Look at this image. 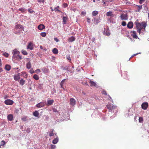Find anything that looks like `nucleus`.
Returning a JSON list of instances; mask_svg holds the SVG:
<instances>
[{
    "mask_svg": "<svg viewBox=\"0 0 149 149\" xmlns=\"http://www.w3.org/2000/svg\"><path fill=\"white\" fill-rule=\"evenodd\" d=\"M54 102V100H48L47 101V106L51 105Z\"/></svg>",
    "mask_w": 149,
    "mask_h": 149,
    "instance_id": "14",
    "label": "nucleus"
},
{
    "mask_svg": "<svg viewBox=\"0 0 149 149\" xmlns=\"http://www.w3.org/2000/svg\"><path fill=\"white\" fill-rule=\"evenodd\" d=\"M5 68L6 70L9 71L11 69V67L9 65H6Z\"/></svg>",
    "mask_w": 149,
    "mask_h": 149,
    "instance_id": "25",
    "label": "nucleus"
},
{
    "mask_svg": "<svg viewBox=\"0 0 149 149\" xmlns=\"http://www.w3.org/2000/svg\"><path fill=\"white\" fill-rule=\"evenodd\" d=\"M18 56H19V54L17 55L16 54L13 55V59L17 60L18 58Z\"/></svg>",
    "mask_w": 149,
    "mask_h": 149,
    "instance_id": "29",
    "label": "nucleus"
},
{
    "mask_svg": "<svg viewBox=\"0 0 149 149\" xmlns=\"http://www.w3.org/2000/svg\"><path fill=\"white\" fill-rule=\"evenodd\" d=\"M19 11H21L22 13L26 11V10L25 8H19Z\"/></svg>",
    "mask_w": 149,
    "mask_h": 149,
    "instance_id": "30",
    "label": "nucleus"
},
{
    "mask_svg": "<svg viewBox=\"0 0 149 149\" xmlns=\"http://www.w3.org/2000/svg\"><path fill=\"white\" fill-rule=\"evenodd\" d=\"M70 105L74 106L76 104V100L73 98H71L70 99Z\"/></svg>",
    "mask_w": 149,
    "mask_h": 149,
    "instance_id": "5",
    "label": "nucleus"
},
{
    "mask_svg": "<svg viewBox=\"0 0 149 149\" xmlns=\"http://www.w3.org/2000/svg\"><path fill=\"white\" fill-rule=\"evenodd\" d=\"M107 107L108 109L109 110V111H111L112 109H115L116 108V107L114 106L112 104H108L107 105Z\"/></svg>",
    "mask_w": 149,
    "mask_h": 149,
    "instance_id": "2",
    "label": "nucleus"
},
{
    "mask_svg": "<svg viewBox=\"0 0 149 149\" xmlns=\"http://www.w3.org/2000/svg\"><path fill=\"white\" fill-rule=\"evenodd\" d=\"M138 54V53L136 54H134V56H136V55H137Z\"/></svg>",
    "mask_w": 149,
    "mask_h": 149,
    "instance_id": "63",
    "label": "nucleus"
},
{
    "mask_svg": "<svg viewBox=\"0 0 149 149\" xmlns=\"http://www.w3.org/2000/svg\"><path fill=\"white\" fill-rule=\"evenodd\" d=\"M102 93L103 94L106 95L107 94V92L105 91H103L102 92Z\"/></svg>",
    "mask_w": 149,
    "mask_h": 149,
    "instance_id": "45",
    "label": "nucleus"
},
{
    "mask_svg": "<svg viewBox=\"0 0 149 149\" xmlns=\"http://www.w3.org/2000/svg\"><path fill=\"white\" fill-rule=\"evenodd\" d=\"M25 83V81L22 79L19 81V84L21 86L23 85Z\"/></svg>",
    "mask_w": 149,
    "mask_h": 149,
    "instance_id": "20",
    "label": "nucleus"
},
{
    "mask_svg": "<svg viewBox=\"0 0 149 149\" xmlns=\"http://www.w3.org/2000/svg\"><path fill=\"white\" fill-rule=\"evenodd\" d=\"M6 144V142L4 140L2 141L1 142V146H4Z\"/></svg>",
    "mask_w": 149,
    "mask_h": 149,
    "instance_id": "31",
    "label": "nucleus"
},
{
    "mask_svg": "<svg viewBox=\"0 0 149 149\" xmlns=\"http://www.w3.org/2000/svg\"><path fill=\"white\" fill-rule=\"evenodd\" d=\"M28 11L31 13H32L34 12V11L32 10L31 9L29 8L28 10Z\"/></svg>",
    "mask_w": 149,
    "mask_h": 149,
    "instance_id": "40",
    "label": "nucleus"
},
{
    "mask_svg": "<svg viewBox=\"0 0 149 149\" xmlns=\"http://www.w3.org/2000/svg\"><path fill=\"white\" fill-rule=\"evenodd\" d=\"M86 14V13L84 11H82L81 13V15H83V16H85Z\"/></svg>",
    "mask_w": 149,
    "mask_h": 149,
    "instance_id": "49",
    "label": "nucleus"
},
{
    "mask_svg": "<svg viewBox=\"0 0 149 149\" xmlns=\"http://www.w3.org/2000/svg\"><path fill=\"white\" fill-rule=\"evenodd\" d=\"M40 48L42 49H43L42 46V45H40Z\"/></svg>",
    "mask_w": 149,
    "mask_h": 149,
    "instance_id": "59",
    "label": "nucleus"
},
{
    "mask_svg": "<svg viewBox=\"0 0 149 149\" xmlns=\"http://www.w3.org/2000/svg\"><path fill=\"white\" fill-rule=\"evenodd\" d=\"M40 35L42 37H44L46 36V34L45 32H42L41 33Z\"/></svg>",
    "mask_w": 149,
    "mask_h": 149,
    "instance_id": "35",
    "label": "nucleus"
},
{
    "mask_svg": "<svg viewBox=\"0 0 149 149\" xmlns=\"http://www.w3.org/2000/svg\"><path fill=\"white\" fill-rule=\"evenodd\" d=\"M87 19V22L88 23H90V19H89V18H88Z\"/></svg>",
    "mask_w": 149,
    "mask_h": 149,
    "instance_id": "52",
    "label": "nucleus"
},
{
    "mask_svg": "<svg viewBox=\"0 0 149 149\" xmlns=\"http://www.w3.org/2000/svg\"><path fill=\"white\" fill-rule=\"evenodd\" d=\"M98 14V12L97 11L95 10L93 11L92 13V15L93 16H94Z\"/></svg>",
    "mask_w": 149,
    "mask_h": 149,
    "instance_id": "26",
    "label": "nucleus"
},
{
    "mask_svg": "<svg viewBox=\"0 0 149 149\" xmlns=\"http://www.w3.org/2000/svg\"><path fill=\"white\" fill-rule=\"evenodd\" d=\"M31 67V64L30 62H29L26 64V68L28 69H30Z\"/></svg>",
    "mask_w": 149,
    "mask_h": 149,
    "instance_id": "23",
    "label": "nucleus"
},
{
    "mask_svg": "<svg viewBox=\"0 0 149 149\" xmlns=\"http://www.w3.org/2000/svg\"><path fill=\"white\" fill-rule=\"evenodd\" d=\"M3 70L1 68H0V72H2Z\"/></svg>",
    "mask_w": 149,
    "mask_h": 149,
    "instance_id": "56",
    "label": "nucleus"
},
{
    "mask_svg": "<svg viewBox=\"0 0 149 149\" xmlns=\"http://www.w3.org/2000/svg\"><path fill=\"white\" fill-rule=\"evenodd\" d=\"M22 120L23 121H26L27 120V117L26 116L22 118Z\"/></svg>",
    "mask_w": 149,
    "mask_h": 149,
    "instance_id": "33",
    "label": "nucleus"
},
{
    "mask_svg": "<svg viewBox=\"0 0 149 149\" xmlns=\"http://www.w3.org/2000/svg\"><path fill=\"white\" fill-rule=\"evenodd\" d=\"M33 115L34 116L38 117L39 116V113L37 111H36L33 113Z\"/></svg>",
    "mask_w": 149,
    "mask_h": 149,
    "instance_id": "21",
    "label": "nucleus"
},
{
    "mask_svg": "<svg viewBox=\"0 0 149 149\" xmlns=\"http://www.w3.org/2000/svg\"><path fill=\"white\" fill-rule=\"evenodd\" d=\"M127 26L129 29H131L132 28L133 26V23L132 22H129L127 24Z\"/></svg>",
    "mask_w": 149,
    "mask_h": 149,
    "instance_id": "7",
    "label": "nucleus"
},
{
    "mask_svg": "<svg viewBox=\"0 0 149 149\" xmlns=\"http://www.w3.org/2000/svg\"><path fill=\"white\" fill-rule=\"evenodd\" d=\"M58 141V139L56 138L54 139L52 141V143L54 144H56Z\"/></svg>",
    "mask_w": 149,
    "mask_h": 149,
    "instance_id": "27",
    "label": "nucleus"
},
{
    "mask_svg": "<svg viewBox=\"0 0 149 149\" xmlns=\"http://www.w3.org/2000/svg\"><path fill=\"white\" fill-rule=\"evenodd\" d=\"M54 135V134L53 133V130H52V131H51V132L49 134V136H52Z\"/></svg>",
    "mask_w": 149,
    "mask_h": 149,
    "instance_id": "36",
    "label": "nucleus"
},
{
    "mask_svg": "<svg viewBox=\"0 0 149 149\" xmlns=\"http://www.w3.org/2000/svg\"><path fill=\"white\" fill-rule=\"evenodd\" d=\"M54 40L56 41L57 42H58L59 41V40L57 39L56 38H54Z\"/></svg>",
    "mask_w": 149,
    "mask_h": 149,
    "instance_id": "51",
    "label": "nucleus"
},
{
    "mask_svg": "<svg viewBox=\"0 0 149 149\" xmlns=\"http://www.w3.org/2000/svg\"><path fill=\"white\" fill-rule=\"evenodd\" d=\"M45 105L44 102H40L36 104V106L38 108H40L44 106Z\"/></svg>",
    "mask_w": 149,
    "mask_h": 149,
    "instance_id": "9",
    "label": "nucleus"
},
{
    "mask_svg": "<svg viewBox=\"0 0 149 149\" xmlns=\"http://www.w3.org/2000/svg\"><path fill=\"white\" fill-rule=\"evenodd\" d=\"M106 15L107 16H110L112 17L114 16L112 14V12L111 11L107 12V13Z\"/></svg>",
    "mask_w": 149,
    "mask_h": 149,
    "instance_id": "19",
    "label": "nucleus"
},
{
    "mask_svg": "<svg viewBox=\"0 0 149 149\" xmlns=\"http://www.w3.org/2000/svg\"><path fill=\"white\" fill-rule=\"evenodd\" d=\"M22 52L23 54L24 55H26L28 54V53L26 51L24 50H22Z\"/></svg>",
    "mask_w": 149,
    "mask_h": 149,
    "instance_id": "34",
    "label": "nucleus"
},
{
    "mask_svg": "<svg viewBox=\"0 0 149 149\" xmlns=\"http://www.w3.org/2000/svg\"><path fill=\"white\" fill-rule=\"evenodd\" d=\"M131 33H132V36L133 38L137 39V36L136 35V32L134 31H131Z\"/></svg>",
    "mask_w": 149,
    "mask_h": 149,
    "instance_id": "10",
    "label": "nucleus"
},
{
    "mask_svg": "<svg viewBox=\"0 0 149 149\" xmlns=\"http://www.w3.org/2000/svg\"><path fill=\"white\" fill-rule=\"evenodd\" d=\"M139 123H142L143 121V118L141 117H139Z\"/></svg>",
    "mask_w": 149,
    "mask_h": 149,
    "instance_id": "37",
    "label": "nucleus"
},
{
    "mask_svg": "<svg viewBox=\"0 0 149 149\" xmlns=\"http://www.w3.org/2000/svg\"><path fill=\"white\" fill-rule=\"evenodd\" d=\"M56 148V146L54 145H51V149H54Z\"/></svg>",
    "mask_w": 149,
    "mask_h": 149,
    "instance_id": "43",
    "label": "nucleus"
},
{
    "mask_svg": "<svg viewBox=\"0 0 149 149\" xmlns=\"http://www.w3.org/2000/svg\"><path fill=\"white\" fill-rule=\"evenodd\" d=\"M33 78L36 80H38L39 79V77L36 74H34L33 77Z\"/></svg>",
    "mask_w": 149,
    "mask_h": 149,
    "instance_id": "28",
    "label": "nucleus"
},
{
    "mask_svg": "<svg viewBox=\"0 0 149 149\" xmlns=\"http://www.w3.org/2000/svg\"><path fill=\"white\" fill-rule=\"evenodd\" d=\"M18 58H19V59H22V56H20V55H19V56H18Z\"/></svg>",
    "mask_w": 149,
    "mask_h": 149,
    "instance_id": "55",
    "label": "nucleus"
},
{
    "mask_svg": "<svg viewBox=\"0 0 149 149\" xmlns=\"http://www.w3.org/2000/svg\"><path fill=\"white\" fill-rule=\"evenodd\" d=\"M68 19V18L66 17H63V24H66Z\"/></svg>",
    "mask_w": 149,
    "mask_h": 149,
    "instance_id": "16",
    "label": "nucleus"
},
{
    "mask_svg": "<svg viewBox=\"0 0 149 149\" xmlns=\"http://www.w3.org/2000/svg\"><path fill=\"white\" fill-rule=\"evenodd\" d=\"M3 55L4 56L6 57H7L9 55L8 53L6 52H4L3 54Z\"/></svg>",
    "mask_w": 149,
    "mask_h": 149,
    "instance_id": "38",
    "label": "nucleus"
},
{
    "mask_svg": "<svg viewBox=\"0 0 149 149\" xmlns=\"http://www.w3.org/2000/svg\"><path fill=\"white\" fill-rule=\"evenodd\" d=\"M19 74H15L14 75V79L15 80L19 81L20 78Z\"/></svg>",
    "mask_w": 149,
    "mask_h": 149,
    "instance_id": "8",
    "label": "nucleus"
},
{
    "mask_svg": "<svg viewBox=\"0 0 149 149\" xmlns=\"http://www.w3.org/2000/svg\"><path fill=\"white\" fill-rule=\"evenodd\" d=\"M63 7L64 8H66L68 6V5L66 3H64L63 4Z\"/></svg>",
    "mask_w": 149,
    "mask_h": 149,
    "instance_id": "47",
    "label": "nucleus"
},
{
    "mask_svg": "<svg viewBox=\"0 0 149 149\" xmlns=\"http://www.w3.org/2000/svg\"><path fill=\"white\" fill-rule=\"evenodd\" d=\"M67 59H68V60H69L70 61H71V60L70 55H68L67 56Z\"/></svg>",
    "mask_w": 149,
    "mask_h": 149,
    "instance_id": "46",
    "label": "nucleus"
},
{
    "mask_svg": "<svg viewBox=\"0 0 149 149\" xmlns=\"http://www.w3.org/2000/svg\"><path fill=\"white\" fill-rule=\"evenodd\" d=\"M7 118L8 120L11 121L13 120V116L12 114L8 115Z\"/></svg>",
    "mask_w": 149,
    "mask_h": 149,
    "instance_id": "13",
    "label": "nucleus"
},
{
    "mask_svg": "<svg viewBox=\"0 0 149 149\" xmlns=\"http://www.w3.org/2000/svg\"><path fill=\"white\" fill-rule=\"evenodd\" d=\"M22 28L23 26L22 25L19 24H17L15 26V28L16 29H22Z\"/></svg>",
    "mask_w": 149,
    "mask_h": 149,
    "instance_id": "24",
    "label": "nucleus"
},
{
    "mask_svg": "<svg viewBox=\"0 0 149 149\" xmlns=\"http://www.w3.org/2000/svg\"><path fill=\"white\" fill-rule=\"evenodd\" d=\"M134 24L136 25V28L137 29V32L140 34L141 30L144 29L145 30V28L147 26V24L145 22H142L141 23H139L137 20L136 21Z\"/></svg>",
    "mask_w": 149,
    "mask_h": 149,
    "instance_id": "1",
    "label": "nucleus"
},
{
    "mask_svg": "<svg viewBox=\"0 0 149 149\" xmlns=\"http://www.w3.org/2000/svg\"><path fill=\"white\" fill-rule=\"evenodd\" d=\"M59 6H57V7H56L54 9V10L55 11H59V12H61L59 10Z\"/></svg>",
    "mask_w": 149,
    "mask_h": 149,
    "instance_id": "32",
    "label": "nucleus"
},
{
    "mask_svg": "<svg viewBox=\"0 0 149 149\" xmlns=\"http://www.w3.org/2000/svg\"><path fill=\"white\" fill-rule=\"evenodd\" d=\"M139 8V10L141 9L142 8V6H138Z\"/></svg>",
    "mask_w": 149,
    "mask_h": 149,
    "instance_id": "54",
    "label": "nucleus"
},
{
    "mask_svg": "<svg viewBox=\"0 0 149 149\" xmlns=\"http://www.w3.org/2000/svg\"><path fill=\"white\" fill-rule=\"evenodd\" d=\"M22 74H23V75H25L24 77L25 78H27V77L28 76V74L26 72H22Z\"/></svg>",
    "mask_w": 149,
    "mask_h": 149,
    "instance_id": "39",
    "label": "nucleus"
},
{
    "mask_svg": "<svg viewBox=\"0 0 149 149\" xmlns=\"http://www.w3.org/2000/svg\"><path fill=\"white\" fill-rule=\"evenodd\" d=\"M52 52L54 54H57L58 53V51L56 48H54L52 50Z\"/></svg>",
    "mask_w": 149,
    "mask_h": 149,
    "instance_id": "22",
    "label": "nucleus"
},
{
    "mask_svg": "<svg viewBox=\"0 0 149 149\" xmlns=\"http://www.w3.org/2000/svg\"><path fill=\"white\" fill-rule=\"evenodd\" d=\"M75 38L73 36H71L68 39V41L70 42H72L75 40Z\"/></svg>",
    "mask_w": 149,
    "mask_h": 149,
    "instance_id": "17",
    "label": "nucleus"
},
{
    "mask_svg": "<svg viewBox=\"0 0 149 149\" xmlns=\"http://www.w3.org/2000/svg\"><path fill=\"white\" fill-rule=\"evenodd\" d=\"M27 49H29L30 50H32L33 49V45L32 43L30 42L29 43L27 46Z\"/></svg>",
    "mask_w": 149,
    "mask_h": 149,
    "instance_id": "11",
    "label": "nucleus"
},
{
    "mask_svg": "<svg viewBox=\"0 0 149 149\" xmlns=\"http://www.w3.org/2000/svg\"><path fill=\"white\" fill-rule=\"evenodd\" d=\"M66 79H63L61 82V84H64V82L65 81V80Z\"/></svg>",
    "mask_w": 149,
    "mask_h": 149,
    "instance_id": "48",
    "label": "nucleus"
},
{
    "mask_svg": "<svg viewBox=\"0 0 149 149\" xmlns=\"http://www.w3.org/2000/svg\"><path fill=\"white\" fill-rule=\"evenodd\" d=\"M45 28V26L43 24H41L38 26V29L40 30H42Z\"/></svg>",
    "mask_w": 149,
    "mask_h": 149,
    "instance_id": "15",
    "label": "nucleus"
},
{
    "mask_svg": "<svg viewBox=\"0 0 149 149\" xmlns=\"http://www.w3.org/2000/svg\"><path fill=\"white\" fill-rule=\"evenodd\" d=\"M106 34L107 36H109L110 35V33H106Z\"/></svg>",
    "mask_w": 149,
    "mask_h": 149,
    "instance_id": "57",
    "label": "nucleus"
},
{
    "mask_svg": "<svg viewBox=\"0 0 149 149\" xmlns=\"http://www.w3.org/2000/svg\"><path fill=\"white\" fill-rule=\"evenodd\" d=\"M19 52L17 51L16 49L14 50L12 52V54L13 55L16 54L17 55H18V54H19Z\"/></svg>",
    "mask_w": 149,
    "mask_h": 149,
    "instance_id": "18",
    "label": "nucleus"
},
{
    "mask_svg": "<svg viewBox=\"0 0 149 149\" xmlns=\"http://www.w3.org/2000/svg\"><path fill=\"white\" fill-rule=\"evenodd\" d=\"M145 1V0H139V3H142V2Z\"/></svg>",
    "mask_w": 149,
    "mask_h": 149,
    "instance_id": "53",
    "label": "nucleus"
},
{
    "mask_svg": "<svg viewBox=\"0 0 149 149\" xmlns=\"http://www.w3.org/2000/svg\"><path fill=\"white\" fill-rule=\"evenodd\" d=\"M35 72V73H39L40 72V70L39 69H37L36 70Z\"/></svg>",
    "mask_w": 149,
    "mask_h": 149,
    "instance_id": "42",
    "label": "nucleus"
},
{
    "mask_svg": "<svg viewBox=\"0 0 149 149\" xmlns=\"http://www.w3.org/2000/svg\"><path fill=\"white\" fill-rule=\"evenodd\" d=\"M108 96L110 100H112L111 97L109 95H108Z\"/></svg>",
    "mask_w": 149,
    "mask_h": 149,
    "instance_id": "62",
    "label": "nucleus"
},
{
    "mask_svg": "<svg viewBox=\"0 0 149 149\" xmlns=\"http://www.w3.org/2000/svg\"><path fill=\"white\" fill-rule=\"evenodd\" d=\"M89 83L90 84V86H95L96 87L97 86V84L94 81H93L91 80H90L89 81Z\"/></svg>",
    "mask_w": 149,
    "mask_h": 149,
    "instance_id": "12",
    "label": "nucleus"
},
{
    "mask_svg": "<svg viewBox=\"0 0 149 149\" xmlns=\"http://www.w3.org/2000/svg\"><path fill=\"white\" fill-rule=\"evenodd\" d=\"M40 3L42 2L44 3V0H37Z\"/></svg>",
    "mask_w": 149,
    "mask_h": 149,
    "instance_id": "50",
    "label": "nucleus"
},
{
    "mask_svg": "<svg viewBox=\"0 0 149 149\" xmlns=\"http://www.w3.org/2000/svg\"><path fill=\"white\" fill-rule=\"evenodd\" d=\"M63 84H61V83H60V85H61V88H63Z\"/></svg>",
    "mask_w": 149,
    "mask_h": 149,
    "instance_id": "58",
    "label": "nucleus"
},
{
    "mask_svg": "<svg viewBox=\"0 0 149 149\" xmlns=\"http://www.w3.org/2000/svg\"><path fill=\"white\" fill-rule=\"evenodd\" d=\"M148 104L147 102L143 103L141 105V107L142 109L144 110L147 109L148 107Z\"/></svg>",
    "mask_w": 149,
    "mask_h": 149,
    "instance_id": "4",
    "label": "nucleus"
},
{
    "mask_svg": "<svg viewBox=\"0 0 149 149\" xmlns=\"http://www.w3.org/2000/svg\"><path fill=\"white\" fill-rule=\"evenodd\" d=\"M4 103L7 105H11L13 104L14 102L11 100L7 99L4 101Z\"/></svg>",
    "mask_w": 149,
    "mask_h": 149,
    "instance_id": "3",
    "label": "nucleus"
},
{
    "mask_svg": "<svg viewBox=\"0 0 149 149\" xmlns=\"http://www.w3.org/2000/svg\"><path fill=\"white\" fill-rule=\"evenodd\" d=\"M134 56V54H133L131 56V58H132V57H133Z\"/></svg>",
    "mask_w": 149,
    "mask_h": 149,
    "instance_id": "64",
    "label": "nucleus"
},
{
    "mask_svg": "<svg viewBox=\"0 0 149 149\" xmlns=\"http://www.w3.org/2000/svg\"><path fill=\"white\" fill-rule=\"evenodd\" d=\"M53 111L54 112H56L57 111V110L55 109H53Z\"/></svg>",
    "mask_w": 149,
    "mask_h": 149,
    "instance_id": "61",
    "label": "nucleus"
},
{
    "mask_svg": "<svg viewBox=\"0 0 149 149\" xmlns=\"http://www.w3.org/2000/svg\"><path fill=\"white\" fill-rule=\"evenodd\" d=\"M126 23L125 22L123 21L122 22L121 25L123 26H125L126 25Z\"/></svg>",
    "mask_w": 149,
    "mask_h": 149,
    "instance_id": "41",
    "label": "nucleus"
},
{
    "mask_svg": "<svg viewBox=\"0 0 149 149\" xmlns=\"http://www.w3.org/2000/svg\"><path fill=\"white\" fill-rule=\"evenodd\" d=\"M120 17H121V19L122 20H126L128 19L127 15L126 14H122L120 15Z\"/></svg>",
    "mask_w": 149,
    "mask_h": 149,
    "instance_id": "6",
    "label": "nucleus"
},
{
    "mask_svg": "<svg viewBox=\"0 0 149 149\" xmlns=\"http://www.w3.org/2000/svg\"><path fill=\"white\" fill-rule=\"evenodd\" d=\"M29 72L31 74L35 72V71H34L33 69H31L29 71Z\"/></svg>",
    "mask_w": 149,
    "mask_h": 149,
    "instance_id": "44",
    "label": "nucleus"
},
{
    "mask_svg": "<svg viewBox=\"0 0 149 149\" xmlns=\"http://www.w3.org/2000/svg\"><path fill=\"white\" fill-rule=\"evenodd\" d=\"M2 65L1 61V59H0V66H1Z\"/></svg>",
    "mask_w": 149,
    "mask_h": 149,
    "instance_id": "60",
    "label": "nucleus"
}]
</instances>
